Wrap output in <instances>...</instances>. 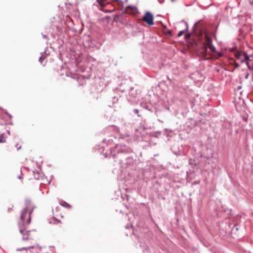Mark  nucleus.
<instances>
[{"label":"nucleus","instance_id":"f257e3e1","mask_svg":"<svg viewBox=\"0 0 253 253\" xmlns=\"http://www.w3.org/2000/svg\"><path fill=\"white\" fill-rule=\"evenodd\" d=\"M234 55L236 59L241 62L243 68L247 67L244 74L245 78L249 82H252L253 80V54L249 56L242 51L237 50L235 51Z\"/></svg>","mask_w":253,"mask_h":253},{"label":"nucleus","instance_id":"f03ea898","mask_svg":"<svg viewBox=\"0 0 253 253\" xmlns=\"http://www.w3.org/2000/svg\"><path fill=\"white\" fill-rule=\"evenodd\" d=\"M204 49L206 54H211L215 52V48L211 43V39L207 35L205 36Z\"/></svg>","mask_w":253,"mask_h":253},{"label":"nucleus","instance_id":"7ed1b4c3","mask_svg":"<svg viewBox=\"0 0 253 253\" xmlns=\"http://www.w3.org/2000/svg\"><path fill=\"white\" fill-rule=\"evenodd\" d=\"M143 20L148 24L152 25L154 24L153 16L150 12H147L143 17Z\"/></svg>","mask_w":253,"mask_h":253},{"label":"nucleus","instance_id":"20e7f679","mask_svg":"<svg viewBox=\"0 0 253 253\" xmlns=\"http://www.w3.org/2000/svg\"><path fill=\"white\" fill-rule=\"evenodd\" d=\"M27 210H25V211H24V212L22 214V215H21V219H23L24 217V216H25V214H26V213H27Z\"/></svg>","mask_w":253,"mask_h":253},{"label":"nucleus","instance_id":"39448f33","mask_svg":"<svg viewBox=\"0 0 253 253\" xmlns=\"http://www.w3.org/2000/svg\"><path fill=\"white\" fill-rule=\"evenodd\" d=\"M183 34V31H180L178 34V37H180Z\"/></svg>","mask_w":253,"mask_h":253},{"label":"nucleus","instance_id":"423d86ee","mask_svg":"<svg viewBox=\"0 0 253 253\" xmlns=\"http://www.w3.org/2000/svg\"><path fill=\"white\" fill-rule=\"evenodd\" d=\"M190 34H186V35H185V38L186 39H188L190 37Z\"/></svg>","mask_w":253,"mask_h":253},{"label":"nucleus","instance_id":"0eeeda50","mask_svg":"<svg viewBox=\"0 0 253 253\" xmlns=\"http://www.w3.org/2000/svg\"><path fill=\"white\" fill-rule=\"evenodd\" d=\"M41 60H42V58H40V61L41 62H42V61H41Z\"/></svg>","mask_w":253,"mask_h":253},{"label":"nucleus","instance_id":"6e6552de","mask_svg":"<svg viewBox=\"0 0 253 253\" xmlns=\"http://www.w3.org/2000/svg\"><path fill=\"white\" fill-rule=\"evenodd\" d=\"M20 232L22 233V230L21 229L20 230Z\"/></svg>","mask_w":253,"mask_h":253}]
</instances>
